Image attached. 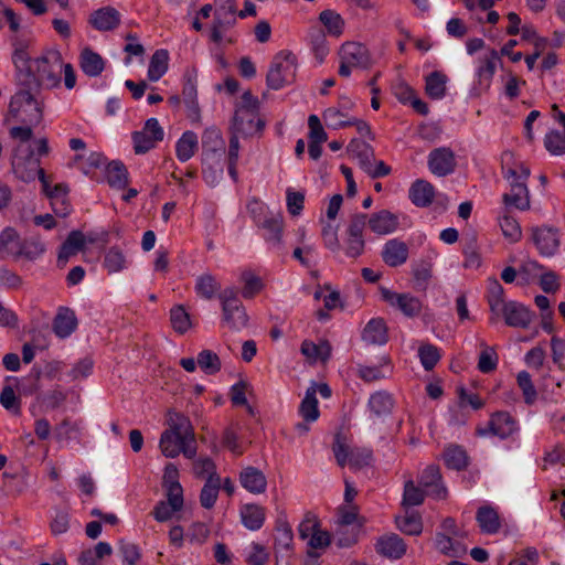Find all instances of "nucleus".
Returning a JSON list of instances; mask_svg holds the SVG:
<instances>
[{"label": "nucleus", "mask_w": 565, "mask_h": 565, "mask_svg": "<svg viewBox=\"0 0 565 565\" xmlns=\"http://www.w3.org/2000/svg\"><path fill=\"white\" fill-rule=\"evenodd\" d=\"M17 82L18 90L11 97L9 116L23 124H40L43 118V102L36 82L28 74L18 77Z\"/></svg>", "instance_id": "obj_1"}, {"label": "nucleus", "mask_w": 565, "mask_h": 565, "mask_svg": "<svg viewBox=\"0 0 565 565\" xmlns=\"http://www.w3.org/2000/svg\"><path fill=\"white\" fill-rule=\"evenodd\" d=\"M63 70V60L58 52H53L46 56L34 60L31 66L21 74H17V78L22 75H30L38 84V90L42 88H54L61 83V74Z\"/></svg>", "instance_id": "obj_2"}, {"label": "nucleus", "mask_w": 565, "mask_h": 565, "mask_svg": "<svg viewBox=\"0 0 565 565\" xmlns=\"http://www.w3.org/2000/svg\"><path fill=\"white\" fill-rule=\"evenodd\" d=\"M222 306V321L233 331H239L247 327L248 316L245 307L238 298L235 288H226L218 294Z\"/></svg>", "instance_id": "obj_3"}, {"label": "nucleus", "mask_w": 565, "mask_h": 565, "mask_svg": "<svg viewBox=\"0 0 565 565\" xmlns=\"http://www.w3.org/2000/svg\"><path fill=\"white\" fill-rule=\"evenodd\" d=\"M296 56L289 51L278 52L271 62L266 82L269 88L280 89L294 82L296 76Z\"/></svg>", "instance_id": "obj_4"}, {"label": "nucleus", "mask_w": 565, "mask_h": 565, "mask_svg": "<svg viewBox=\"0 0 565 565\" xmlns=\"http://www.w3.org/2000/svg\"><path fill=\"white\" fill-rule=\"evenodd\" d=\"M339 75L348 77L352 67L369 68L373 60L369 49L360 42H345L341 45Z\"/></svg>", "instance_id": "obj_5"}, {"label": "nucleus", "mask_w": 565, "mask_h": 565, "mask_svg": "<svg viewBox=\"0 0 565 565\" xmlns=\"http://www.w3.org/2000/svg\"><path fill=\"white\" fill-rule=\"evenodd\" d=\"M11 168L15 177L24 182L33 181L41 168V161L30 146L18 145L12 152Z\"/></svg>", "instance_id": "obj_6"}, {"label": "nucleus", "mask_w": 565, "mask_h": 565, "mask_svg": "<svg viewBox=\"0 0 565 565\" xmlns=\"http://www.w3.org/2000/svg\"><path fill=\"white\" fill-rule=\"evenodd\" d=\"M365 226L366 214L355 213L350 217L344 237V250L347 256L356 258L364 253L365 241L363 233Z\"/></svg>", "instance_id": "obj_7"}, {"label": "nucleus", "mask_w": 565, "mask_h": 565, "mask_svg": "<svg viewBox=\"0 0 565 565\" xmlns=\"http://www.w3.org/2000/svg\"><path fill=\"white\" fill-rule=\"evenodd\" d=\"M164 137V131L158 119L149 118L143 128L131 135L134 142V151L137 154H143L153 149Z\"/></svg>", "instance_id": "obj_8"}, {"label": "nucleus", "mask_w": 565, "mask_h": 565, "mask_svg": "<svg viewBox=\"0 0 565 565\" xmlns=\"http://www.w3.org/2000/svg\"><path fill=\"white\" fill-rule=\"evenodd\" d=\"M162 454L168 458H175L179 454L192 459L196 455V441L188 443L181 435L166 429L159 443Z\"/></svg>", "instance_id": "obj_9"}, {"label": "nucleus", "mask_w": 565, "mask_h": 565, "mask_svg": "<svg viewBox=\"0 0 565 565\" xmlns=\"http://www.w3.org/2000/svg\"><path fill=\"white\" fill-rule=\"evenodd\" d=\"M531 238L540 255L551 257L559 247V233L551 226H535L531 228Z\"/></svg>", "instance_id": "obj_10"}, {"label": "nucleus", "mask_w": 565, "mask_h": 565, "mask_svg": "<svg viewBox=\"0 0 565 565\" xmlns=\"http://www.w3.org/2000/svg\"><path fill=\"white\" fill-rule=\"evenodd\" d=\"M427 164L433 174L446 177L456 170V156L450 148L439 147L429 152Z\"/></svg>", "instance_id": "obj_11"}, {"label": "nucleus", "mask_w": 565, "mask_h": 565, "mask_svg": "<svg viewBox=\"0 0 565 565\" xmlns=\"http://www.w3.org/2000/svg\"><path fill=\"white\" fill-rule=\"evenodd\" d=\"M265 121L259 117L258 111L236 109L233 119V130L242 137H253L263 131Z\"/></svg>", "instance_id": "obj_12"}, {"label": "nucleus", "mask_w": 565, "mask_h": 565, "mask_svg": "<svg viewBox=\"0 0 565 565\" xmlns=\"http://www.w3.org/2000/svg\"><path fill=\"white\" fill-rule=\"evenodd\" d=\"M516 430L518 423L508 412H497L491 416L488 427L477 428V434L479 436H486L490 433L493 436L504 439L510 437Z\"/></svg>", "instance_id": "obj_13"}, {"label": "nucleus", "mask_w": 565, "mask_h": 565, "mask_svg": "<svg viewBox=\"0 0 565 565\" xmlns=\"http://www.w3.org/2000/svg\"><path fill=\"white\" fill-rule=\"evenodd\" d=\"M257 224L264 231L263 236L267 244H269L273 249L282 252L284 220L281 214H269L265 216L263 221L258 220Z\"/></svg>", "instance_id": "obj_14"}, {"label": "nucleus", "mask_w": 565, "mask_h": 565, "mask_svg": "<svg viewBox=\"0 0 565 565\" xmlns=\"http://www.w3.org/2000/svg\"><path fill=\"white\" fill-rule=\"evenodd\" d=\"M382 297L392 307L401 310L406 317H415L423 309L422 301L411 294H398L388 289H383Z\"/></svg>", "instance_id": "obj_15"}, {"label": "nucleus", "mask_w": 565, "mask_h": 565, "mask_svg": "<svg viewBox=\"0 0 565 565\" xmlns=\"http://www.w3.org/2000/svg\"><path fill=\"white\" fill-rule=\"evenodd\" d=\"M339 116H342V111L335 107L327 108L322 114V117L328 127L332 129H340L354 126L360 135L367 136L373 139L371 127L366 121L354 117H350L347 120H338Z\"/></svg>", "instance_id": "obj_16"}, {"label": "nucleus", "mask_w": 565, "mask_h": 565, "mask_svg": "<svg viewBox=\"0 0 565 565\" xmlns=\"http://www.w3.org/2000/svg\"><path fill=\"white\" fill-rule=\"evenodd\" d=\"M501 315L509 327L521 329L529 328L533 318V313L525 306L516 301H509L500 311Z\"/></svg>", "instance_id": "obj_17"}, {"label": "nucleus", "mask_w": 565, "mask_h": 565, "mask_svg": "<svg viewBox=\"0 0 565 565\" xmlns=\"http://www.w3.org/2000/svg\"><path fill=\"white\" fill-rule=\"evenodd\" d=\"M10 43L13 49L12 62L17 68V74L25 72L31 66V57L28 52L31 44V39L25 34H13L10 38Z\"/></svg>", "instance_id": "obj_18"}, {"label": "nucleus", "mask_w": 565, "mask_h": 565, "mask_svg": "<svg viewBox=\"0 0 565 565\" xmlns=\"http://www.w3.org/2000/svg\"><path fill=\"white\" fill-rule=\"evenodd\" d=\"M366 224L373 233L387 235L398 227V217L388 210H381L370 216L366 215Z\"/></svg>", "instance_id": "obj_19"}, {"label": "nucleus", "mask_w": 565, "mask_h": 565, "mask_svg": "<svg viewBox=\"0 0 565 565\" xmlns=\"http://www.w3.org/2000/svg\"><path fill=\"white\" fill-rule=\"evenodd\" d=\"M381 257L387 266L398 267L408 258V246L398 238H392L384 244Z\"/></svg>", "instance_id": "obj_20"}, {"label": "nucleus", "mask_w": 565, "mask_h": 565, "mask_svg": "<svg viewBox=\"0 0 565 565\" xmlns=\"http://www.w3.org/2000/svg\"><path fill=\"white\" fill-rule=\"evenodd\" d=\"M225 141L216 128H206L202 135V158H223Z\"/></svg>", "instance_id": "obj_21"}, {"label": "nucleus", "mask_w": 565, "mask_h": 565, "mask_svg": "<svg viewBox=\"0 0 565 565\" xmlns=\"http://www.w3.org/2000/svg\"><path fill=\"white\" fill-rule=\"evenodd\" d=\"M121 21L120 13L113 7H104L95 10L89 17L90 25L97 31H111L116 29Z\"/></svg>", "instance_id": "obj_22"}, {"label": "nucleus", "mask_w": 565, "mask_h": 565, "mask_svg": "<svg viewBox=\"0 0 565 565\" xmlns=\"http://www.w3.org/2000/svg\"><path fill=\"white\" fill-rule=\"evenodd\" d=\"M440 481L441 473L437 465L426 467L419 477V484L427 490L428 494L436 499H444L447 494V490L441 486Z\"/></svg>", "instance_id": "obj_23"}, {"label": "nucleus", "mask_w": 565, "mask_h": 565, "mask_svg": "<svg viewBox=\"0 0 565 565\" xmlns=\"http://www.w3.org/2000/svg\"><path fill=\"white\" fill-rule=\"evenodd\" d=\"M500 62V54L493 49L480 60L477 76L478 83L482 88L488 89L490 87L497 66Z\"/></svg>", "instance_id": "obj_24"}, {"label": "nucleus", "mask_w": 565, "mask_h": 565, "mask_svg": "<svg viewBox=\"0 0 565 565\" xmlns=\"http://www.w3.org/2000/svg\"><path fill=\"white\" fill-rule=\"evenodd\" d=\"M511 191L504 193L502 196L503 203L507 209L514 206L520 211L530 209V196L526 184L523 181L510 182Z\"/></svg>", "instance_id": "obj_25"}, {"label": "nucleus", "mask_w": 565, "mask_h": 565, "mask_svg": "<svg viewBox=\"0 0 565 565\" xmlns=\"http://www.w3.org/2000/svg\"><path fill=\"white\" fill-rule=\"evenodd\" d=\"M86 244L84 234L81 231H72L60 248L57 256L58 266H65L68 259L81 252Z\"/></svg>", "instance_id": "obj_26"}, {"label": "nucleus", "mask_w": 565, "mask_h": 565, "mask_svg": "<svg viewBox=\"0 0 565 565\" xmlns=\"http://www.w3.org/2000/svg\"><path fill=\"white\" fill-rule=\"evenodd\" d=\"M77 327L75 312L66 307H61L53 320V331L58 338L70 337Z\"/></svg>", "instance_id": "obj_27"}, {"label": "nucleus", "mask_w": 565, "mask_h": 565, "mask_svg": "<svg viewBox=\"0 0 565 565\" xmlns=\"http://www.w3.org/2000/svg\"><path fill=\"white\" fill-rule=\"evenodd\" d=\"M22 241L15 228L8 226L0 233V254L3 258L19 259Z\"/></svg>", "instance_id": "obj_28"}, {"label": "nucleus", "mask_w": 565, "mask_h": 565, "mask_svg": "<svg viewBox=\"0 0 565 565\" xmlns=\"http://www.w3.org/2000/svg\"><path fill=\"white\" fill-rule=\"evenodd\" d=\"M376 551L390 558H401L406 553V544L397 534L382 536L376 543Z\"/></svg>", "instance_id": "obj_29"}, {"label": "nucleus", "mask_w": 565, "mask_h": 565, "mask_svg": "<svg viewBox=\"0 0 565 565\" xmlns=\"http://www.w3.org/2000/svg\"><path fill=\"white\" fill-rule=\"evenodd\" d=\"M435 198L434 185L426 180H416L409 189V199L418 207H426L431 204Z\"/></svg>", "instance_id": "obj_30"}, {"label": "nucleus", "mask_w": 565, "mask_h": 565, "mask_svg": "<svg viewBox=\"0 0 565 565\" xmlns=\"http://www.w3.org/2000/svg\"><path fill=\"white\" fill-rule=\"evenodd\" d=\"M394 404L395 401L391 393L377 391L370 396L367 407L373 416L381 418L392 413Z\"/></svg>", "instance_id": "obj_31"}, {"label": "nucleus", "mask_w": 565, "mask_h": 565, "mask_svg": "<svg viewBox=\"0 0 565 565\" xmlns=\"http://www.w3.org/2000/svg\"><path fill=\"white\" fill-rule=\"evenodd\" d=\"M239 481L243 488L252 493H263L267 487L265 475L254 467L245 468L239 476Z\"/></svg>", "instance_id": "obj_32"}, {"label": "nucleus", "mask_w": 565, "mask_h": 565, "mask_svg": "<svg viewBox=\"0 0 565 565\" xmlns=\"http://www.w3.org/2000/svg\"><path fill=\"white\" fill-rule=\"evenodd\" d=\"M168 425L170 431L181 435L188 443L195 441V434L190 419L178 412L168 413Z\"/></svg>", "instance_id": "obj_33"}, {"label": "nucleus", "mask_w": 565, "mask_h": 565, "mask_svg": "<svg viewBox=\"0 0 565 565\" xmlns=\"http://www.w3.org/2000/svg\"><path fill=\"white\" fill-rule=\"evenodd\" d=\"M503 237L510 243H518L522 238V228L516 218L504 207L498 217Z\"/></svg>", "instance_id": "obj_34"}, {"label": "nucleus", "mask_w": 565, "mask_h": 565, "mask_svg": "<svg viewBox=\"0 0 565 565\" xmlns=\"http://www.w3.org/2000/svg\"><path fill=\"white\" fill-rule=\"evenodd\" d=\"M79 66L87 76L96 77L104 71L105 62L98 53L85 47L79 55Z\"/></svg>", "instance_id": "obj_35"}, {"label": "nucleus", "mask_w": 565, "mask_h": 565, "mask_svg": "<svg viewBox=\"0 0 565 565\" xmlns=\"http://www.w3.org/2000/svg\"><path fill=\"white\" fill-rule=\"evenodd\" d=\"M275 554L277 558H288L291 555L292 531L287 523H281L276 527Z\"/></svg>", "instance_id": "obj_36"}, {"label": "nucleus", "mask_w": 565, "mask_h": 565, "mask_svg": "<svg viewBox=\"0 0 565 565\" xmlns=\"http://www.w3.org/2000/svg\"><path fill=\"white\" fill-rule=\"evenodd\" d=\"M362 339L371 344H384L387 342V327L383 319H371L362 332Z\"/></svg>", "instance_id": "obj_37"}, {"label": "nucleus", "mask_w": 565, "mask_h": 565, "mask_svg": "<svg viewBox=\"0 0 565 565\" xmlns=\"http://www.w3.org/2000/svg\"><path fill=\"white\" fill-rule=\"evenodd\" d=\"M349 153L358 159L359 166L366 172L374 161V150L365 141L360 139H352L348 146Z\"/></svg>", "instance_id": "obj_38"}, {"label": "nucleus", "mask_w": 565, "mask_h": 565, "mask_svg": "<svg viewBox=\"0 0 565 565\" xmlns=\"http://www.w3.org/2000/svg\"><path fill=\"white\" fill-rule=\"evenodd\" d=\"M194 290L199 297L211 300L216 295L218 296V294H221V284L215 276L210 273H204L196 277Z\"/></svg>", "instance_id": "obj_39"}, {"label": "nucleus", "mask_w": 565, "mask_h": 565, "mask_svg": "<svg viewBox=\"0 0 565 565\" xmlns=\"http://www.w3.org/2000/svg\"><path fill=\"white\" fill-rule=\"evenodd\" d=\"M488 303L493 315L492 321L497 320L500 311L507 306L504 301V290L498 279L492 278L488 280Z\"/></svg>", "instance_id": "obj_40"}, {"label": "nucleus", "mask_w": 565, "mask_h": 565, "mask_svg": "<svg viewBox=\"0 0 565 565\" xmlns=\"http://www.w3.org/2000/svg\"><path fill=\"white\" fill-rule=\"evenodd\" d=\"M236 17L226 14L223 11H214V19L211 26L210 39L212 42L220 44L223 41V33L234 26Z\"/></svg>", "instance_id": "obj_41"}, {"label": "nucleus", "mask_w": 565, "mask_h": 565, "mask_svg": "<svg viewBox=\"0 0 565 565\" xmlns=\"http://www.w3.org/2000/svg\"><path fill=\"white\" fill-rule=\"evenodd\" d=\"M477 522L481 529V532L487 534H494L499 532L501 527L498 512L491 507H481L477 511Z\"/></svg>", "instance_id": "obj_42"}, {"label": "nucleus", "mask_w": 565, "mask_h": 565, "mask_svg": "<svg viewBox=\"0 0 565 565\" xmlns=\"http://www.w3.org/2000/svg\"><path fill=\"white\" fill-rule=\"evenodd\" d=\"M198 136L195 132L188 130L183 132L175 145V154L181 162L190 160L198 150Z\"/></svg>", "instance_id": "obj_43"}, {"label": "nucleus", "mask_w": 565, "mask_h": 565, "mask_svg": "<svg viewBox=\"0 0 565 565\" xmlns=\"http://www.w3.org/2000/svg\"><path fill=\"white\" fill-rule=\"evenodd\" d=\"M243 524L252 531L259 530L265 522V510L257 504H246L241 510Z\"/></svg>", "instance_id": "obj_44"}, {"label": "nucleus", "mask_w": 565, "mask_h": 565, "mask_svg": "<svg viewBox=\"0 0 565 565\" xmlns=\"http://www.w3.org/2000/svg\"><path fill=\"white\" fill-rule=\"evenodd\" d=\"M316 394V386H309L306 391L303 399L300 403L299 413L306 422H315L320 415Z\"/></svg>", "instance_id": "obj_45"}, {"label": "nucleus", "mask_w": 565, "mask_h": 565, "mask_svg": "<svg viewBox=\"0 0 565 565\" xmlns=\"http://www.w3.org/2000/svg\"><path fill=\"white\" fill-rule=\"evenodd\" d=\"M169 53L167 50H157L149 63L148 78L151 82L159 81L168 71Z\"/></svg>", "instance_id": "obj_46"}, {"label": "nucleus", "mask_w": 565, "mask_h": 565, "mask_svg": "<svg viewBox=\"0 0 565 565\" xmlns=\"http://www.w3.org/2000/svg\"><path fill=\"white\" fill-rule=\"evenodd\" d=\"M106 179L110 186L124 189L128 184V171L120 161H111L106 167Z\"/></svg>", "instance_id": "obj_47"}, {"label": "nucleus", "mask_w": 565, "mask_h": 565, "mask_svg": "<svg viewBox=\"0 0 565 565\" xmlns=\"http://www.w3.org/2000/svg\"><path fill=\"white\" fill-rule=\"evenodd\" d=\"M203 179L209 185H216L223 177V158H202Z\"/></svg>", "instance_id": "obj_48"}, {"label": "nucleus", "mask_w": 565, "mask_h": 565, "mask_svg": "<svg viewBox=\"0 0 565 565\" xmlns=\"http://www.w3.org/2000/svg\"><path fill=\"white\" fill-rule=\"evenodd\" d=\"M447 76L438 71L430 73L426 77V94L433 99H440L446 94Z\"/></svg>", "instance_id": "obj_49"}, {"label": "nucleus", "mask_w": 565, "mask_h": 565, "mask_svg": "<svg viewBox=\"0 0 565 565\" xmlns=\"http://www.w3.org/2000/svg\"><path fill=\"white\" fill-rule=\"evenodd\" d=\"M319 21L324 25L330 35L339 38L343 33L344 20L334 10L326 9L321 11Z\"/></svg>", "instance_id": "obj_50"}, {"label": "nucleus", "mask_w": 565, "mask_h": 565, "mask_svg": "<svg viewBox=\"0 0 565 565\" xmlns=\"http://www.w3.org/2000/svg\"><path fill=\"white\" fill-rule=\"evenodd\" d=\"M221 487V478L212 476L206 479L200 493V503L205 509H211L216 502L218 490Z\"/></svg>", "instance_id": "obj_51"}, {"label": "nucleus", "mask_w": 565, "mask_h": 565, "mask_svg": "<svg viewBox=\"0 0 565 565\" xmlns=\"http://www.w3.org/2000/svg\"><path fill=\"white\" fill-rule=\"evenodd\" d=\"M397 527L405 534L418 535L423 531L422 518L418 513L407 512L396 518Z\"/></svg>", "instance_id": "obj_52"}, {"label": "nucleus", "mask_w": 565, "mask_h": 565, "mask_svg": "<svg viewBox=\"0 0 565 565\" xmlns=\"http://www.w3.org/2000/svg\"><path fill=\"white\" fill-rule=\"evenodd\" d=\"M452 537L446 533L438 532L435 539V547L441 554L449 557H461L467 553V546L451 547Z\"/></svg>", "instance_id": "obj_53"}, {"label": "nucleus", "mask_w": 565, "mask_h": 565, "mask_svg": "<svg viewBox=\"0 0 565 565\" xmlns=\"http://www.w3.org/2000/svg\"><path fill=\"white\" fill-rule=\"evenodd\" d=\"M127 266V259L122 250L116 246L110 247L104 257V267L109 274L121 271Z\"/></svg>", "instance_id": "obj_54"}, {"label": "nucleus", "mask_w": 565, "mask_h": 565, "mask_svg": "<svg viewBox=\"0 0 565 565\" xmlns=\"http://www.w3.org/2000/svg\"><path fill=\"white\" fill-rule=\"evenodd\" d=\"M444 460L448 468L461 470L468 465L466 451L459 446H450L444 451Z\"/></svg>", "instance_id": "obj_55"}, {"label": "nucleus", "mask_w": 565, "mask_h": 565, "mask_svg": "<svg viewBox=\"0 0 565 565\" xmlns=\"http://www.w3.org/2000/svg\"><path fill=\"white\" fill-rule=\"evenodd\" d=\"M45 252L44 244L39 238L23 239L19 250V259L35 260Z\"/></svg>", "instance_id": "obj_56"}, {"label": "nucleus", "mask_w": 565, "mask_h": 565, "mask_svg": "<svg viewBox=\"0 0 565 565\" xmlns=\"http://www.w3.org/2000/svg\"><path fill=\"white\" fill-rule=\"evenodd\" d=\"M171 326L178 333H185L191 328V320L184 307L177 305L170 310Z\"/></svg>", "instance_id": "obj_57"}, {"label": "nucleus", "mask_w": 565, "mask_h": 565, "mask_svg": "<svg viewBox=\"0 0 565 565\" xmlns=\"http://www.w3.org/2000/svg\"><path fill=\"white\" fill-rule=\"evenodd\" d=\"M198 365L205 374L212 375L221 370L222 364L215 352L203 350L198 354Z\"/></svg>", "instance_id": "obj_58"}, {"label": "nucleus", "mask_w": 565, "mask_h": 565, "mask_svg": "<svg viewBox=\"0 0 565 565\" xmlns=\"http://www.w3.org/2000/svg\"><path fill=\"white\" fill-rule=\"evenodd\" d=\"M315 56L322 62L329 53L326 34L320 29H312L309 34Z\"/></svg>", "instance_id": "obj_59"}, {"label": "nucleus", "mask_w": 565, "mask_h": 565, "mask_svg": "<svg viewBox=\"0 0 565 565\" xmlns=\"http://www.w3.org/2000/svg\"><path fill=\"white\" fill-rule=\"evenodd\" d=\"M418 355L426 371L433 370L440 360L438 348L429 343L419 347Z\"/></svg>", "instance_id": "obj_60"}, {"label": "nucleus", "mask_w": 565, "mask_h": 565, "mask_svg": "<svg viewBox=\"0 0 565 565\" xmlns=\"http://www.w3.org/2000/svg\"><path fill=\"white\" fill-rule=\"evenodd\" d=\"M518 385L522 390L524 402L527 405H532L537 397V392L533 385L531 375L526 371H522L518 374Z\"/></svg>", "instance_id": "obj_61"}, {"label": "nucleus", "mask_w": 565, "mask_h": 565, "mask_svg": "<svg viewBox=\"0 0 565 565\" xmlns=\"http://www.w3.org/2000/svg\"><path fill=\"white\" fill-rule=\"evenodd\" d=\"M544 145L545 148L554 156L565 153V134L552 130L545 136Z\"/></svg>", "instance_id": "obj_62"}, {"label": "nucleus", "mask_w": 565, "mask_h": 565, "mask_svg": "<svg viewBox=\"0 0 565 565\" xmlns=\"http://www.w3.org/2000/svg\"><path fill=\"white\" fill-rule=\"evenodd\" d=\"M373 459L372 450L367 448H353L350 450L349 465L353 469L370 466Z\"/></svg>", "instance_id": "obj_63"}, {"label": "nucleus", "mask_w": 565, "mask_h": 565, "mask_svg": "<svg viewBox=\"0 0 565 565\" xmlns=\"http://www.w3.org/2000/svg\"><path fill=\"white\" fill-rule=\"evenodd\" d=\"M431 271H433V264L430 260H427V259H420V260L416 262L413 266L414 278H415L416 282L423 288L426 286L427 281L430 279Z\"/></svg>", "instance_id": "obj_64"}]
</instances>
